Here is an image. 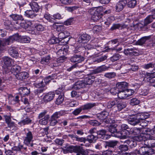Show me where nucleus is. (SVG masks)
Wrapping results in <instances>:
<instances>
[{
    "label": "nucleus",
    "mask_w": 155,
    "mask_h": 155,
    "mask_svg": "<svg viewBox=\"0 0 155 155\" xmlns=\"http://www.w3.org/2000/svg\"><path fill=\"white\" fill-rule=\"evenodd\" d=\"M29 77L28 74L26 72H22L17 73L15 77L18 80L22 81L26 79Z\"/></svg>",
    "instance_id": "nucleus-13"
},
{
    "label": "nucleus",
    "mask_w": 155,
    "mask_h": 155,
    "mask_svg": "<svg viewBox=\"0 0 155 155\" xmlns=\"http://www.w3.org/2000/svg\"><path fill=\"white\" fill-rule=\"evenodd\" d=\"M10 16L15 21H23L24 18L21 15H18L17 14H12L10 15Z\"/></svg>",
    "instance_id": "nucleus-31"
},
{
    "label": "nucleus",
    "mask_w": 155,
    "mask_h": 155,
    "mask_svg": "<svg viewBox=\"0 0 155 155\" xmlns=\"http://www.w3.org/2000/svg\"><path fill=\"white\" fill-rule=\"evenodd\" d=\"M118 142L117 140H110L105 142L106 145L105 147L106 148H114L117 144Z\"/></svg>",
    "instance_id": "nucleus-22"
},
{
    "label": "nucleus",
    "mask_w": 155,
    "mask_h": 155,
    "mask_svg": "<svg viewBox=\"0 0 155 155\" xmlns=\"http://www.w3.org/2000/svg\"><path fill=\"white\" fill-rule=\"evenodd\" d=\"M13 61V60L7 56L3 57L2 61L3 68L11 67L12 65V63Z\"/></svg>",
    "instance_id": "nucleus-7"
},
{
    "label": "nucleus",
    "mask_w": 155,
    "mask_h": 155,
    "mask_svg": "<svg viewBox=\"0 0 155 155\" xmlns=\"http://www.w3.org/2000/svg\"><path fill=\"white\" fill-rule=\"evenodd\" d=\"M18 38V37L17 35H14L9 36L7 39H3L2 40L0 39V50H4L6 46L9 45L15 40H17Z\"/></svg>",
    "instance_id": "nucleus-1"
},
{
    "label": "nucleus",
    "mask_w": 155,
    "mask_h": 155,
    "mask_svg": "<svg viewBox=\"0 0 155 155\" xmlns=\"http://www.w3.org/2000/svg\"><path fill=\"white\" fill-rule=\"evenodd\" d=\"M128 122L129 124L134 126L140 123L137 116L129 119Z\"/></svg>",
    "instance_id": "nucleus-30"
},
{
    "label": "nucleus",
    "mask_w": 155,
    "mask_h": 155,
    "mask_svg": "<svg viewBox=\"0 0 155 155\" xmlns=\"http://www.w3.org/2000/svg\"><path fill=\"white\" fill-rule=\"evenodd\" d=\"M137 5L136 0H132L129 1L127 3L128 7L131 8H134Z\"/></svg>",
    "instance_id": "nucleus-51"
},
{
    "label": "nucleus",
    "mask_w": 155,
    "mask_h": 155,
    "mask_svg": "<svg viewBox=\"0 0 155 155\" xmlns=\"http://www.w3.org/2000/svg\"><path fill=\"white\" fill-rule=\"evenodd\" d=\"M136 116L139 122L141 123L142 121H144L148 117V115L144 113H140L137 114Z\"/></svg>",
    "instance_id": "nucleus-28"
},
{
    "label": "nucleus",
    "mask_w": 155,
    "mask_h": 155,
    "mask_svg": "<svg viewBox=\"0 0 155 155\" xmlns=\"http://www.w3.org/2000/svg\"><path fill=\"white\" fill-rule=\"evenodd\" d=\"M31 120L30 118L27 117L18 123V124L21 125H25L31 123Z\"/></svg>",
    "instance_id": "nucleus-43"
},
{
    "label": "nucleus",
    "mask_w": 155,
    "mask_h": 155,
    "mask_svg": "<svg viewBox=\"0 0 155 155\" xmlns=\"http://www.w3.org/2000/svg\"><path fill=\"white\" fill-rule=\"evenodd\" d=\"M33 139V136L31 131H29L26 133V137L24 139V143L27 146L33 147V143L31 142Z\"/></svg>",
    "instance_id": "nucleus-6"
},
{
    "label": "nucleus",
    "mask_w": 155,
    "mask_h": 155,
    "mask_svg": "<svg viewBox=\"0 0 155 155\" xmlns=\"http://www.w3.org/2000/svg\"><path fill=\"white\" fill-rule=\"evenodd\" d=\"M42 89H38L35 91V95L38 97H40L42 96V93L43 91Z\"/></svg>",
    "instance_id": "nucleus-48"
},
{
    "label": "nucleus",
    "mask_w": 155,
    "mask_h": 155,
    "mask_svg": "<svg viewBox=\"0 0 155 155\" xmlns=\"http://www.w3.org/2000/svg\"><path fill=\"white\" fill-rule=\"evenodd\" d=\"M108 127V130L111 133L113 136H116V135L118 134L119 130V128H120V126H118L116 124L114 125H110V126L107 125L106 126Z\"/></svg>",
    "instance_id": "nucleus-8"
},
{
    "label": "nucleus",
    "mask_w": 155,
    "mask_h": 155,
    "mask_svg": "<svg viewBox=\"0 0 155 155\" xmlns=\"http://www.w3.org/2000/svg\"><path fill=\"white\" fill-rule=\"evenodd\" d=\"M127 27V25L124 24H114L113 26L111 28L110 30L113 31L116 29H120L125 28Z\"/></svg>",
    "instance_id": "nucleus-26"
},
{
    "label": "nucleus",
    "mask_w": 155,
    "mask_h": 155,
    "mask_svg": "<svg viewBox=\"0 0 155 155\" xmlns=\"http://www.w3.org/2000/svg\"><path fill=\"white\" fill-rule=\"evenodd\" d=\"M107 131L105 130L102 129L99 130L97 132V136L104 140H107L110 137V136L106 134Z\"/></svg>",
    "instance_id": "nucleus-9"
},
{
    "label": "nucleus",
    "mask_w": 155,
    "mask_h": 155,
    "mask_svg": "<svg viewBox=\"0 0 155 155\" xmlns=\"http://www.w3.org/2000/svg\"><path fill=\"white\" fill-rule=\"evenodd\" d=\"M29 5L32 9L31 10L34 12H37L40 8V6L36 2H31L30 3Z\"/></svg>",
    "instance_id": "nucleus-29"
},
{
    "label": "nucleus",
    "mask_w": 155,
    "mask_h": 155,
    "mask_svg": "<svg viewBox=\"0 0 155 155\" xmlns=\"http://www.w3.org/2000/svg\"><path fill=\"white\" fill-rule=\"evenodd\" d=\"M50 118L49 115H46L45 117L41 119L39 121V123L41 125H46L48 123V119Z\"/></svg>",
    "instance_id": "nucleus-36"
},
{
    "label": "nucleus",
    "mask_w": 155,
    "mask_h": 155,
    "mask_svg": "<svg viewBox=\"0 0 155 155\" xmlns=\"http://www.w3.org/2000/svg\"><path fill=\"white\" fill-rule=\"evenodd\" d=\"M64 95H60L58 96L55 101V103L58 105L61 104L64 100Z\"/></svg>",
    "instance_id": "nucleus-46"
},
{
    "label": "nucleus",
    "mask_w": 155,
    "mask_h": 155,
    "mask_svg": "<svg viewBox=\"0 0 155 155\" xmlns=\"http://www.w3.org/2000/svg\"><path fill=\"white\" fill-rule=\"evenodd\" d=\"M53 26L54 28H56V30L58 32L62 31L64 30L63 26L61 25H56L55 24L53 25Z\"/></svg>",
    "instance_id": "nucleus-57"
},
{
    "label": "nucleus",
    "mask_w": 155,
    "mask_h": 155,
    "mask_svg": "<svg viewBox=\"0 0 155 155\" xmlns=\"http://www.w3.org/2000/svg\"><path fill=\"white\" fill-rule=\"evenodd\" d=\"M85 87V84L83 81H78L76 82L72 87L75 90H78Z\"/></svg>",
    "instance_id": "nucleus-18"
},
{
    "label": "nucleus",
    "mask_w": 155,
    "mask_h": 155,
    "mask_svg": "<svg viewBox=\"0 0 155 155\" xmlns=\"http://www.w3.org/2000/svg\"><path fill=\"white\" fill-rule=\"evenodd\" d=\"M5 28L7 29H11L12 26L11 21L8 20H6L4 22Z\"/></svg>",
    "instance_id": "nucleus-54"
},
{
    "label": "nucleus",
    "mask_w": 155,
    "mask_h": 155,
    "mask_svg": "<svg viewBox=\"0 0 155 155\" xmlns=\"http://www.w3.org/2000/svg\"><path fill=\"white\" fill-rule=\"evenodd\" d=\"M127 106L126 103L125 102H120L117 104V110L120 111L124 108L126 107Z\"/></svg>",
    "instance_id": "nucleus-39"
},
{
    "label": "nucleus",
    "mask_w": 155,
    "mask_h": 155,
    "mask_svg": "<svg viewBox=\"0 0 155 155\" xmlns=\"http://www.w3.org/2000/svg\"><path fill=\"white\" fill-rule=\"evenodd\" d=\"M89 12L91 15L92 19L94 21H97L100 19L102 16L98 9H91L89 11Z\"/></svg>",
    "instance_id": "nucleus-5"
},
{
    "label": "nucleus",
    "mask_w": 155,
    "mask_h": 155,
    "mask_svg": "<svg viewBox=\"0 0 155 155\" xmlns=\"http://www.w3.org/2000/svg\"><path fill=\"white\" fill-rule=\"evenodd\" d=\"M95 77L94 76L90 75L86 77L83 81L85 84V86L87 85H91L94 82Z\"/></svg>",
    "instance_id": "nucleus-23"
},
{
    "label": "nucleus",
    "mask_w": 155,
    "mask_h": 155,
    "mask_svg": "<svg viewBox=\"0 0 155 155\" xmlns=\"http://www.w3.org/2000/svg\"><path fill=\"white\" fill-rule=\"evenodd\" d=\"M141 129L139 128L134 127L130 130V134L133 135L139 134L141 131Z\"/></svg>",
    "instance_id": "nucleus-34"
},
{
    "label": "nucleus",
    "mask_w": 155,
    "mask_h": 155,
    "mask_svg": "<svg viewBox=\"0 0 155 155\" xmlns=\"http://www.w3.org/2000/svg\"><path fill=\"white\" fill-rule=\"evenodd\" d=\"M50 59V57L49 55L44 57L42 58L41 61V63L43 64H46L49 62V61Z\"/></svg>",
    "instance_id": "nucleus-52"
},
{
    "label": "nucleus",
    "mask_w": 155,
    "mask_h": 155,
    "mask_svg": "<svg viewBox=\"0 0 155 155\" xmlns=\"http://www.w3.org/2000/svg\"><path fill=\"white\" fill-rule=\"evenodd\" d=\"M135 153L140 155H152L154 153V151L153 149L147 147H143L139 150H136Z\"/></svg>",
    "instance_id": "nucleus-3"
},
{
    "label": "nucleus",
    "mask_w": 155,
    "mask_h": 155,
    "mask_svg": "<svg viewBox=\"0 0 155 155\" xmlns=\"http://www.w3.org/2000/svg\"><path fill=\"white\" fill-rule=\"evenodd\" d=\"M90 124L93 126H97L101 124V123L96 120H91L89 122Z\"/></svg>",
    "instance_id": "nucleus-63"
},
{
    "label": "nucleus",
    "mask_w": 155,
    "mask_h": 155,
    "mask_svg": "<svg viewBox=\"0 0 155 155\" xmlns=\"http://www.w3.org/2000/svg\"><path fill=\"white\" fill-rule=\"evenodd\" d=\"M65 152L67 153H72L74 152H79L83 154L87 155L88 152L87 150H85L82 147L80 146H70L66 148Z\"/></svg>",
    "instance_id": "nucleus-2"
},
{
    "label": "nucleus",
    "mask_w": 155,
    "mask_h": 155,
    "mask_svg": "<svg viewBox=\"0 0 155 155\" xmlns=\"http://www.w3.org/2000/svg\"><path fill=\"white\" fill-rule=\"evenodd\" d=\"M121 58V56L118 54H114L110 58V60L113 62L119 60Z\"/></svg>",
    "instance_id": "nucleus-45"
},
{
    "label": "nucleus",
    "mask_w": 155,
    "mask_h": 155,
    "mask_svg": "<svg viewBox=\"0 0 155 155\" xmlns=\"http://www.w3.org/2000/svg\"><path fill=\"white\" fill-rule=\"evenodd\" d=\"M140 102V101L136 98H134L130 99V104L132 106L138 104Z\"/></svg>",
    "instance_id": "nucleus-47"
},
{
    "label": "nucleus",
    "mask_w": 155,
    "mask_h": 155,
    "mask_svg": "<svg viewBox=\"0 0 155 155\" xmlns=\"http://www.w3.org/2000/svg\"><path fill=\"white\" fill-rule=\"evenodd\" d=\"M117 104L116 100H113L108 102L107 104V107L108 108H111Z\"/></svg>",
    "instance_id": "nucleus-53"
},
{
    "label": "nucleus",
    "mask_w": 155,
    "mask_h": 155,
    "mask_svg": "<svg viewBox=\"0 0 155 155\" xmlns=\"http://www.w3.org/2000/svg\"><path fill=\"white\" fill-rule=\"evenodd\" d=\"M126 143L128 144V147L131 148L134 147L137 145L136 141L133 139L128 140L126 141Z\"/></svg>",
    "instance_id": "nucleus-38"
},
{
    "label": "nucleus",
    "mask_w": 155,
    "mask_h": 155,
    "mask_svg": "<svg viewBox=\"0 0 155 155\" xmlns=\"http://www.w3.org/2000/svg\"><path fill=\"white\" fill-rule=\"evenodd\" d=\"M19 151H27V149L26 147H25L23 145L21 144L20 143H19L18 145Z\"/></svg>",
    "instance_id": "nucleus-61"
},
{
    "label": "nucleus",
    "mask_w": 155,
    "mask_h": 155,
    "mask_svg": "<svg viewBox=\"0 0 155 155\" xmlns=\"http://www.w3.org/2000/svg\"><path fill=\"white\" fill-rule=\"evenodd\" d=\"M19 97L18 95H17L15 97H14L12 95H10L8 96L9 102L12 104L18 103L20 101L19 99Z\"/></svg>",
    "instance_id": "nucleus-21"
},
{
    "label": "nucleus",
    "mask_w": 155,
    "mask_h": 155,
    "mask_svg": "<svg viewBox=\"0 0 155 155\" xmlns=\"http://www.w3.org/2000/svg\"><path fill=\"white\" fill-rule=\"evenodd\" d=\"M117 95L118 97L121 99H125L127 97L125 90L122 91H118Z\"/></svg>",
    "instance_id": "nucleus-44"
},
{
    "label": "nucleus",
    "mask_w": 155,
    "mask_h": 155,
    "mask_svg": "<svg viewBox=\"0 0 155 155\" xmlns=\"http://www.w3.org/2000/svg\"><path fill=\"white\" fill-rule=\"evenodd\" d=\"M56 78V75L55 74L49 76L45 78L44 80V82L43 81H42L40 83H36L35 86L36 87L38 88L44 87L45 86L46 84L49 83L51 80H54V78Z\"/></svg>",
    "instance_id": "nucleus-4"
},
{
    "label": "nucleus",
    "mask_w": 155,
    "mask_h": 155,
    "mask_svg": "<svg viewBox=\"0 0 155 155\" xmlns=\"http://www.w3.org/2000/svg\"><path fill=\"white\" fill-rule=\"evenodd\" d=\"M129 129H130L129 128V127L128 125L125 124H122L120 126V128H119V130H120V131H121V130L123 131H129V130H128Z\"/></svg>",
    "instance_id": "nucleus-58"
},
{
    "label": "nucleus",
    "mask_w": 155,
    "mask_h": 155,
    "mask_svg": "<svg viewBox=\"0 0 155 155\" xmlns=\"http://www.w3.org/2000/svg\"><path fill=\"white\" fill-rule=\"evenodd\" d=\"M82 109V107L81 106V107H79L78 108L75 109L72 112V114L75 115H78L81 112V111L82 110H83Z\"/></svg>",
    "instance_id": "nucleus-62"
},
{
    "label": "nucleus",
    "mask_w": 155,
    "mask_h": 155,
    "mask_svg": "<svg viewBox=\"0 0 155 155\" xmlns=\"http://www.w3.org/2000/svg\"><path fill=\"white\" fill-rule=\"evenodd\" d=\"M84 59V57L80 55L75 54L71 57L70 60L72 62L78 63L83 61Z\"/></svg>",
    "instance_id": "nucleus-14"
},
{
    "label": "nucleus",
    "mask_w": 155,
    "mask_h": 155,
    "mask_svg": "<svg viewBox=\"0 0 155 155\" xmlns=\"http://www.w3.org/2000/svg\"><path fill=\"white\" fill-rule=\"evenodd\" d=\"M91 38V36L87 34H83L78 38V41L79 43H85L88 41Z\"/></svg>",
    "instance_id": "nucleus-15"
},
{
    "label": "nucleus",
    "mask_w": 155,
    "mask_h": 155,
    "mask_svg": "<svg viewBox=\"0 0 155 155\" xmlns=\"http://www.w3.org/2000/svg\"><path fill=\"white\" fill-rule=\"evenodd\" d=\"M145 143V145L149 147H155V139L152 138L151 136L149 137V139L147 140Z\"/></svg>",
    "instance_id": "nucleus-20"
},
{
    "label": "nucleus",
    "mask_w": 155,
    "mask_h": 155,
    "mask_svg": "<svg viewBox=\"0 0 155 155\" xmlns=\"http://www.w3.org/2000/svg\"><path fill=\"white\" fill-rule=\"evenodd\" d=\"M153 19H154L153 18V17L151 15L148 16L145 19L144 22V26H146L148 24L151 23L153 21Z\"/></svg>",
    "instance_id": "nucleus-42"
},
{
    "label": "nucleus",
    "mask_w": 155,
    "mask_h": 155,
    "mask_svg": "<svg viewBox=\"0 0 155 155\" xmlns=\"http://www.w3.org/2000/svg\"><path fill=\"white\" fill-rule=\"evenodd\" d=\"M98 138L97 136L91 134L87 136L86 140L90 143H91L95 142Z\"/></svg>",
    "instance_id": "nucleus-27"
},
{
    "label": "nucleus",
    "mask_w": 155,
    "mask_h": 155,
    "mask_svg": "<svg viewBox=\"0 0 155 155\" xmlns=\"http://www.w3.org/2000/svg\"><path fill=\"white\" fill-rule=\"evenodd\" d=\"M113 120H112V119L110 117L106 118V119L104 120L103 121H102L101 122H102V123L109 124H111L112 123H113Z\"/></svg>",
    "instance_id": "nucleus-56"
},
{
    "label": "nucleus",
    "mask_w": 155,
    "mask_h": 155,
    "mask_svg": "<svg viewBox=\"0 0 155 155\" xmlns=\"http://www.w3.org/2000/svg\"><path fill=\"white\" fill-rule=\"evenodd\" d=\"M71 95L72 97H79L80 93L79 92H77L74 90L71 92Z\"/></svg>",
    "instance_id": "nucleus-59"
},
{
    "label": "nucleus",
    "mask_w": 155,
    "mask_h": 155,
    "mask_svg": "<svg viewBox=\"0 0 155 155\" xmlns=\"http://www.w3.org/2000/svg\"><path fill=\"white\" fill-rule=\"evenodd\" d=\"M16 35L18 36V38L17 40H15V41H20L22 43H29L30 42L31 39L29 37L22 36L21 38H20L18 35L16 34Z\"/></svg>",
    "instance_id": "nucleus-32"
},
{
    "label": "nucleus",
    "mask_w": 155,
    "mask_h": 155,
    "mask_svg": "<svg viewBox=\"0 0 155 155\" xmlns=\"http://www.w3.org/2000/svg\"><path fill=\"white\" fill-rule=\"evenodd\" d=\"M55 94L52 92H50L46 94L43 98V101L45 103H47L52 100L54 97Z\"/></svg>",
    "instance_id": "nucleus-10"
},
{
    "label": "nucleus",
    "mask_w": 155,
    "mask_h": 155,
    "mask_svg": "<svg viewBox=\"0 0 155 155\" xmlns=\"http://www.w3.org/2000/svg\"><path fill=\"white\" fill-rule=\"evenodd\" d=\"M118 134L116 135V137H120L121 138L126 139L130 137V131L122 130L118 131Z\"/></svg>",
    "instance_id": "nucleus-12"
},
{
    "label": "nucleus",
    "mask_w": 155,
    "mask_h": 155,
    "mask_svg": "<svg viewBox=\"0 0 155 155\" xmlns=\"http://www.w3.org/2000/svg\"><path fill=\"white\" fill-rule=\"evenodd\" d=\"M48 43L51 44H55L59 42V40L57 38H51L48 41Z\"/></svg>",
    "instance_id": "nucleus-60"
},
{
    "label": "nucleus",
    "mask_w": 155,
    "mask_h": 155,
    "mask_svg": "<svg viewBox=\"0 0 155 155\" xmlns=\"http://www.w3.org/2000/svg\"><path fill=\"white\" fill-rule=\"evenodd\" d=\"M96 105L95 103H89L82 106L81 107L83 110H88L91 109Z\"/></svg>",
    "instance_id": "nucleus-25"
},
{
    "label": "nucleus",
    "mask_w": 155,
    "mask_h": 155,
    "mask_svg": "<svg viewBox=\"0 0 155 155\" xmlns=\"http://www.w3.org/2000/svg\"><path fill=\"white\" fill-rule=\"evenodd\" d=\"M116 75V73L114 72H108L105 74L104 76L109 79L114 78Z\"/></svg>",
    "instance_id": "nucleus-50"
},
{
    "label": "nucleus",
    "mask_w": 155,
    "mask_h": 155,
    "mask_svg": "<svg viewBox=\"0 0 155 155\" xmlns=\"http://www.w3.org/2000/svg\"><path fill=\"white\" fill-rule=\"evenodd\" d=\"M107 56L105 55L97 58V59L94 61V62H97V63H99L104 61L107 59Z\"/></svg>",
    "instance_id": "nucleus-49"
},
{
    "label": "nucleus",
    "mask_w": 155,
    "mask_h": 155,
    "mask_svg": "<svg viewBox=\"0 0 155 155\" xmlns=\"http://www.w3.org/2000/svg\"><path fill=\"white\" fill-rule=\"evenodd\" d=\"M24 15L27 17L33 18L35 16L34 11L32 10H27L25 12Z\"/></svg>",
    "instance_id": "nucleus-33"
},
{
    "label": "nucleus",
    "mask_w": 155,
    "mask_h": 155,
    "mask_svg": "<svg viewBox=\"0 0 155 155\" xmlns=\"http://www.w3.org/2000/svg\"><path fill=\"white\" fill-rule=\"evenodd\" d=\"M21 70V68L17 65H14L12 66L11 68V72L13 73L14 72H16L17 73Z\"/></svg>",
    "instance_id": "nucleus-41"
},
{
    "label": "nucleus",
    "mask_w": 155,
    "mask_h": 155,
    "mask_svg": "<svg viewBox=\"0 0 155 155\" xmlns=\"http://www.w3.org/2000/svg\"><path fill=\"white\" fill-rule=\"evenodd\" d=\"M64 114V112L62 111L56 112L54 113L51 116V117L57 120V119L59 118L61 116Z\"/></svg>",
    "instance_id": "nucleus-40"
},
{
    "label": "nucleus",
    "mask_w": 155,
    "mask_h": 155,
    "mask_svg": "<svg viewBox=\"0 0 155 155\" xmlns=\"http://www.w3.org/2000/svg\"><path fill=\"white\" fill-rule=\"evenodd\" d=\"M128 84L126 82H118L116 84V87L118 89V91L125 90L127 88Z\"/></svg>",
    "instance_id": "nucleus-16"
},
{
    "label": "nucleus",
    "mask_w": 155,
    "mask_h": 155,
    "mask_svg": "<svg viewBox=\"0 0 155 155\" xmlns=\"http://www.w3.org/2000/svg\"><path fill=\"white\" fill-rule=\"evenodd\" d=\"M96 116L100 122L103 121L104 120L106 119L107 117H110L109 113L105 111H103L100 113L97 114Z\"/></svg>",
    "instance_id": "nucleus-11"
},
{
    "label": "nucleus",
    "mask_w": 155,
    "mask_h": 155,
    "mask_svg": "<svg viewBox=\"0 0 155 155\" xmlns=\"http://www.w3.org/2000/svg\"><path fill=\"white\" fill-rule=\"evenodd\" d=\"M9 54L13 58H17L18 56V53L17 49L15 47H11L8 50Z\"/></svg>",
    "instance_id": "nucleus-19"
},
{
    "label": "nucleus",
    "mask_w": 155,
    "mask_h": 155,
    "mask_svg": "<svg viewBox=\"0 0 155 155\" xmlns=\"http://www.w3.org/2000/svg\"><path fill=\"white\" fill-rule=\"evenodd\" d=\"M134 49V48H132L130 47H129L128 48L125 49L124 50V53L125 55H130V52H129L130 51H133Z\"/></svg>",
    "instance_id": "nucleus-64"
},
{
    "label": "nucleus",
    "mask_w": 155,
    "mask_h": 155,
    "mask_svg": "<svg viewBox=\"0 0 155 155\" xmlns=\"http://www.w3.org/2000/svg\"><path fill=\"white\" fill-rule=\"evenodd\" d=\"M21 94L23 95H27L30 93V90L26 87H21L19 89Z\"/></svg>",
    "instance_id": "nucleus-37"
},
{
    "label": "nucleus",
    "mask_w": 155,
    "mask_h": 155,
    "mask_svg": "<svg viewBox=\"0 0 155 155\" xmlns=\"http://www.w3.org/2000/svg\"><path fill=\"white\" fill-rule=\"evenodd\" d=\"M126 3V1L120 0L116 5V11L117 12H119L122 11L125 6Z\"/></svg>",
    "instance_id": "nucleus-17"
},
{
    "label": "nucleus",
    "mask_w": 155,
    "mask_h": 155,
    "mask_svg": "<svg viewBox=\"0 0 155 155\" xmlns=\"http://www.w3.org/2000/svg\"><path fill=\"white\" fill-rule=\"evenodd\" d=\"M108 69V67H106L105 66H101L95 70L94 72L96 74L101 73L102 72L107 70Z\"/></svg>",
    "instance_id": "nucleus-35"
},
{
    "label": "nucleus",
    "mask_w": 155,
    "mask_h": 155,
    "mask_svg": "<svg viewBox=\"0 0 155 155\" xmlns=\"http://www.w3.org/2000/svg\"><path fill=\"white\" fill-rule=\"evenodd\" d=\"M85 73L83 71H78L75 72V75L79 78H82L85 76Z\"/></svg>",
    "instance_id": "nucleus-55"
},
{
    "label": "nucleus",
    "mask_w": 155,
    "mask_h": 155,
    "mask_svg": "<svg viewBox=\"0 0 155 155\" xmlns=\"http://www.w3.org/2000/svg\"><path fill=\"white\" fill-rule=\"evenodd\" d=\"M151 37V35L142 37L137 41V45H142L145 44L146 41L150 39Z\"/></svg>",
    "instance_id": "nucleus-24"
}]
</instances>
